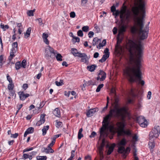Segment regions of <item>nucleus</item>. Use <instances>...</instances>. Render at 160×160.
<instances>
[{"instance_id": "nucleus-1", "label": "nucleus", "mask_w": 160, "mask_h": 160, "mask_svg": "<svg viewBox=\"0 0 160 160\" xmlns=\"http://www.w3.org/2000/svg\"><path fill=\"white\" fill-rule=\"evenodd\" d=\"M126 47L130 54V59L132 60L135 54L136 55V58L133 63L124 70V74L131 82H138L143 86L145 82L142 80V72L141 69L143 45L140 41L130 40L127 43Z\"/></svg>"}, {"instance_id": "nucleus-2", "label": "nucleus", "mask_w": 160, "mask_h": 160, "mask_svg": "<svg viewBox=\"0 0 160 160\" xmlns=\"http://www.w3.org/2000/svg\"><path fill=\"white\" fill-rule=\"evenodd\" d=\"M113 108L110 110L109 114L104 118L103 120L102 126L100 130V138L108 136V134L106 130L109 124V119L110 118L113 117L119 119L121 121L117 122L116 128L113 125H110L109 127L110 132L113 134L117 132L118 136H122L124 134L128 136L131 135V131L129 129L126 130L124 129L126 126L125 118L126 115L125 108L124 107L120 108L119 104L117 100H115Z\"/></svg>"}, {"instance_id": "nucleus-3", "label": "nucleus", "mask_w": 160, "mask_h": 160, "mask_svg": "<svg viewBox=\"0 0 160 160\" xmlns=\"http://www.w3.org/2000/svg\"><path fill=\"white\" fill-rule=\"evenodd\" d=\"M145 2L143 0H138V6L133 7L132 10L134 17L137 21V28L133 26L131 27V32L134 34L138 32L140 39L143 40L148 37V25L143 29V18L145 17Z\"/></svg>"}, {"instance_id": "nucleus-4", "label": "nucleus", "mask_w": 160, "mask_h": 160, "mask_svg": "<svg viewBox=\"0 0 160 160\" xmlns=\"http://www.w3.org/2000/svg\"><path fill=\"white\" fill-rule=\"evenodd\" d=\"M120 18L122 22L128 24L131 21V18L129 11L126 12V7L125 6L120 11Z\"/></svg>"}, {"instance_id": "nucleus-5", "label": "nucleus", "mask_w": 160, "mask_h": 160, "mask_svg": "<svg viewBox=\"0 0 160 160\" xmlns=\"http://www.w3.org/2000/svg\"><path fill=\"white\" fill-rule=\"evenodd\" d=\"M160 133V127L158 125L154 126L149 134V138L150 140H154L158 138Z\"/></svg>"}, {"instance_id": "nucleus-6", "label": "nucleus", "mask_w": 160, "mask_h": 160, "mask_svg": "<svg viewBox=\"0 0 160 160\" xmlns=\"http://www.w3.org/2000/svg\"><path fill=\"white\" fill-rule=\"evenodd\" d=\"M57 54V51L54 50V49L49 46H48L45 49V57L47 59H49L50 58H52L53 54L55 56Z\"/></svg>"}, {"instance_id": "nucleus-7", "label": "nucleus", "mask_w": 160, "mask_h": 160, "mask_svg": "<svg viewBox=\"0 0 160 160\" xmlns=\"http://www.w3.org/2000/svg\"><path fill=\"white\" fill-rule=\"evenodd\" d=\"M136 120L141 127L145 128L147 126V122L143 116H139L137 117L136 118Z\"/></svg>"}, {"instance_id": "nucleus-8", "label": "nucleus", "mask_w": 160, "mask_h": 160, "mask_svg": "<svg viewBox=\"0 0 160 160\" xmlns=\"http://www.w3.org/2000/svg\"><path fill=\"white\" fill-rule=\"evenodd\" d=\"M98 76L97 78V80H99L102 81L104 80L106 77V73L103 71L100 70L99 71Z\"/></svg>"}, {"instance_id": "nucleus-9", "label": "nucleus", "mask_w": 160, "mask_h": 160, "mask_svg": "<svg viewBox=\"0 0 160 160\" xmlns=\"http://www.w3.org/2000/svg\"><path fill=\"white\" fill-rule=\"evenodd\" d=\"M130 149L129 147H127L125 149L123 146H120L118 148V152L119 153H124V155L128 153V152L130 151Z\"/></svg>"}, {"instance_id": "nucleus-10", "label": "nucleus", "mask_w": 160, "mask_h": 160, "mask_svg": "<svg viewBox=\"0 0 160 160\" xmlns=\"http://www.w3.org/2000/svg\"><path fill=\"white\" fill-rule=\"evenodd\" d=\"M98 110L97 108H95L89 110L86 113L87 116L90 117L92 116Z\"/></svg>"}, {"instance_id": "nucleus-11", "label": "nucleus", "mask_w": 160, "mask_h": 160, "mask_svg": "<svg viewBox=\"0 0 160 160\" xmlns=\"http://www.w3.org/2000/svg\"><path fill=\"white\" fill-rule=\"evenodd\" d=\"M78 57L81 58V61L82 62H84L85 63H86L88 62V56L86 54L84 53H80Z\"/></svg>"}, {"instance_id": "nucleus-12", "label": "nucleus", "mask_w": 160, "mask_h": 160, "mask_svg": "<svg viewBox=\"0 0 160 160\" xmlns=\"http://www.w3.org/2000/svg\"><path fill=\"white\" fill-rule=\"evenodd\" d=\"M42 152H45L46 153H52L54 152V151L51 148L48 146L47 148L44 147L41 149Z\"/></svg>"}, {"instance_id": "nucleus-13", "label": "nucleus", "mask_w": 160, "mask_h": 160, "mask_svg": "<svg viewBox=\"0 0 160 160\" xmlns=\"http://www.w3.org/2000/svg\"><path fill=\"white\" fill-rule=\"evenodd\" d=\"M18 93L20 99L21 100H24L27 98L29 96V94H25L23 92H20Z\"/></svg>"}, {"instance_id": "nucleus-14", "label": "nucleus", "mask_w": 160, "mask_h": 160, "mask_svg": "<svg viewBox=\"0 0 160 160\" xmlns=\"http://www.w3.org/2000/svg\"><path fill=\"white\" fill-rule=\"evenodd\" d=\"M127 27L125 25L123 24L120 26L118 35L122 34L123 33L126 31Z\"/></svg>"}, {"instance_id": "nucleus-15", "label": "nucleus", "mask_w": 160, "mask_h": 160, "mask_svg": "<svg viewBox=\"0 0 160 160\" xmlns=\"http://www.w3.org/2000/svg\"><path fill=\"white\" fill-rule=\"evenodd\" d=\"M53 114L56 117H60L61 116L60 111L58 108H56L53 111Z\"/></svg>"}, {"instance_id": "nucleus-16", "label": "nucleus", "mask_w": 160, "mask_h": 160, "mask_svg": "<svg viewBox=\"0 0 160 160\" xmlns=\"http://www.w3.org/2000/svg\"><path fill=\"white\" fill-rule=\"evenodd\" d=\"M71 37H72V42L73 44H74L76 42H78L80 41V38L78 37H74L72 32H71Z\"/></svg>"}, {"instance_id": "nucleus-17", "label": "nucleus", "mask_w": 160, "mask_h": 160, "mask_svg": "<svg viewBox=\"0 0 160 160\" xmlns=\"http://www.w3.org/2000/svg\"><path fill=\"white\" fill-rule=\"evenodd\" d=\"M97 66L95 64L88 66L87 67V69L89 71L93 72L94 71Z\"/></svg>"}, {"instance_id": "nucleus-18", "label": "nucleus", "mask_w": 160, "mask_h": 160, "mask_svg": "<svg viewBox=\"0 0 160 160\" xmlns=\"http://www.w3.org/2000/svg\"><path fill=\"white\" fill-rule=\"evenodd\" d=\"M109 57V54H104L102 58L99 60V62L102 63L104 62Z\"/></svg>"}, {"instance_id": "nucleus-19", "label": "nucleus", "mask_w": 160, "mask_h": 160, "mask_svg": "<svg viewBox=\"0 0 160 160\" xmlns=\"http://www.w3.org/2000/svg\"><path fill=\"white\" fill-rule=\"evenodd\" d=\"M71 52L72 54L75 57H78L80 53L78 52L76 48H72L71 49Z\"/></svg>"}, {"instance_id": "nucleus-20", "label": "nucleus", "mask_w": 160, "mask_h": 160, "mask_svg": "<svg viewBox=\"0 0 160 160\" xmlns=\"http://www.w3.org/2000/svg\"><path fill=\"white\" fill-rule=\"evenodd\" d=\"M12 48L11 49L12 51L16 52L18 50V43L17 42H13L12 44Z\"/></svg>"}, {"instance_id": "nucleus-21", "label": "nucleus", "mask_w": 160, "mask_h": 160, "mask_svg": "<svg viewBox=\"0 0 160 160\" xmlns=\"http://www.w3.org/2000/svg\"><path fill=\"white\" fill-rule=\"evenodd\" d=\"M100 42V40L97 38H94L92 42V45L95 46L96 45H97Z\"/></svg>"}, {"instance_id": "nucleus-22", "label": "nucleus", "mask_w": 160, "mask_h": 160, "mask_svg": "<svg viewBox=\"0 0 160 160\" xmlns=\"http://www.w3.org/2000/svg\"><path fill=\"white\" fill-rule=\"evenodd\" d=\"M49 126L47 125L45 126H44L42 129V135L43 136H44L46 135L47 133V131L49 129Z\"/></svg>"}, {"instance_id": "nucleus-23", "label": "nucleus", "mask_w": 160, "mask_h": 160, "mask_svg": "<svg viewBox=\"0 0 160 160\" xmlns=\"http://www.w3.org/2000/svg\"><path fill=\"white\" fill-rule=\"evenodd\" d=\"M16 52H14V51H12V50H11V51L10 53V56L9 57L8 59L10 61H11L13 58L14 57L15 55H14V53H15Z\"/></svg>"}, {"instance_id": "nucleus-24", "label": "nucleus", "mask_w": 160, "mask_h": 160, "mask_svg": "<svg viewBox=\"0 0 160 160\" xmlns=\"http://www.w3.org/2000/svg\"><path fill=\"white\" fill-rule=\"evenodd\" d=\"M115 144H113L112 146L109 147L108 151L107 152V154L108 155H110L113 151L114 148L115 146Z\"/></svg>"}, {"instance_id": "nucleus-25", "label": "nucleus", "mask_w": 160, "mask_h": 160, "mask_svg": "<svg viewBox=\"0 0 160 160\" xmlns=\"http://www.w3.org/2000/svg\"><path fill=\"white\" fill-rule=\"evenodd\" d=\"M56 55L55 56L56 59L58 61H62V56L59 53H57Z\"/></svg>"}, {"instance_id": "nucleus-26", "label": "nucleus", "mask_w": 160, "mask_h": 160, "mask_svg": "<svg viewBox=\"0 0 160 160\" xmlns=\"http://www.w3.org/2000/svg\"><path fill=\"white\" fill-rule=\"evenodd\" d=\"M21 67L20 62H17L15 63V68L18 70Z\"/></svg>"}, {"instance_id": "nucleus-27", "label": "nucleus", "mask_w": 160, "mask_h": 160, "mask_svg": "<svg viewBox=\"0 0 160 160\" xmlns=\"http://www.w3.org/2000/svg\"><path fill=\"white\" fill-rule=\"evenodd\" d=\"M31 31V29L30 28H28L27 29L26 33L25 34V36L26 38L28 37L30 35Z\"/></svg>"}, {"instance_id": "nucleus-28", "label": "nucleus", "mask_w": 160, "mask_h": 160, "mask_svg": "<svg viewBox=\"0 0 160 160\" xmlns=\"http://www.w3.org/2000/svg\"><path fill=\"white\" fill-rule=\"evenodd\" d=\"M47 157L46 156H38L37 157V160H46Z\"/></svg>"}, {"instance_id": "nucleus-29", "label": "nucleus", "mask_w": 160, "mask_h": 160, "mask_svg": "<svg viewBox=\"0 0 160 160\" xmlns=\"http://www.w3.org/2000/svg\"><path fill=\"white\" fill-rule=\"evenodd\" d=\"M21 64L22 67L23 68H25L27 65L26 60L25 59H24L22 61V63H21Z\"/></svg>"}, {"instance_id": "nucleus-30", "label": "nucleus", "mask_w": 160, "mask_h": 160, "mask_svg": "<svg viewBox=\"0 0 160 160\" xmlns=\"http://www.w3.org/2000/svg\"><path fill=\"white\" fill-rule=\"evenodd\" d=\"M0 28L2 29L4 31H5L6 29L8 28L9 26L7 25H4L3 24L1 23L0 25Z\"/></svg>"}, {"instance_id": "nucleus-31", "label": "nucleus", "mask_w": 160, "mask_h": 160, "mask_svg": "<svg viewBox=\"0 0 160 160\" xmlns=\"http://www.w3.org/2000/svg\"><path fill=\"white\" fill-rule=\"evenodd\" d=\"M29 134L32 133L34 131V128L32 127L28 128L26 131Z\"/></svg>"}, {"instance_id": "nucleus-32", "label": "nucleus", "mask_w": 160, "mask_h": 160, "mask_svg": "<svg viewBox=\"0 0 160 160\" xmlns=\"http://www.w3.org/2000/svg\"><path fill=\"white\" fill-rule=\"evenodd\" d=\"M14 87V85L12 83H9L8 86V89L9 90H12Z\"/></svg>"}, {"instance_id": "nucleus-33", "label": "nucleus", "mask_w": 160, "mask_h": 160, "mask_svg": "<svg viewBox=\"0 0 160 160\" xmlns=\"http://www.w3.org/2000/svg\"><path fill=\"white\" fill-rule=\"evenodd\" d=\"M71 94L72 95L74 96V97H71V99H72L73 98H76L77 96V94L76 92L74 91H72L71 92Z\"/></svg>"}, {"instance_id": "nucleus-34", "label": "nucleus", "mask_w": 160, "mask_h": 160, "mask_svg": "<svg viewBox=\"0 0 160 160\" xmlns=\"http://www.w3.org/2000/svg\"><path fill=\"white\" fill-rule=\"evenodd\" d=\"M103 86L104 85L103 84L99 85L96 89V92H99L100 91L101 89L103 87Z\"/></svg>"}, {"instance_id": "nucleus-35", "label": "nucleus", "mask_w": 160, "mask_h": 160, "mask_svg": "<svg viewBox=\"0 0 160 160\" xmlns=\"http://www.w3.org/2000/svg\"><path fill=\"white\" fill-rule=\"evenodd\" d=\"M115 48L117 51L121 50L122 48L120 44H117L115 45Z\"/></svg>"}, {"instance_id": "nucleus-36", "label": "nucleus", "mask_w": 160, "mask_h": 160, "mask_svg": "<svg viewBox=\"0 0 160 160\" xmlns=\"http://www.w3.org/2000/svg\"><path fill=\"white\" fill-rule=\"evenodd\" d=\"M89 27L88 26H85L82 27V30L84 32H87L89 30Z\"/></svg>"}, {"instance_id": "nucleus-37", "label": "nucleus", "mask_w": 160, "mask_h": 160, "mask_svg": "<svg viewBox=\"0 0 160 160\" xmlns=\"http://www.w3.org/2000/svg\"><path fill=\"white\" fill-rule=\"evenodd\" d=\"M55 83L58 86H61L63 84V81L62 80H60L59 82L58 81H56Z\"/></svg>"}, {"instance_id": "nucleus-38", "label": "nucleus", "mask_w": 160, "mask_h": 160, "mask_svg": "<svg viewBox=\"0 0 160 160\" xmlns=\"http://www.w3.org/2000/svg\"><path fill=\"white\" fill-rule=\"evenodd\" d=\"M126 143V141L125 138H123L119 142V144L121 145H125Z\"/></svg>"}, {"instance_id": "nucleus-39", "label": "nucleus", "mask_w": 160, "mask_h": 160, "mask_svg": "<svg viewBox=\"0 0 160 160\" xmlns=\"http://www.w3.org/2000/svg\"><path fill=\"white\" fill-rule=\"evenodd\" d=\"M36 21H38V22L40 26H42L43 25V23L42 22V19L40 18H37L36 19Z\"/></svg>"}, {"instance_id": "nucleus-40", "label": "nucleus", "mask_w": 160, "mask_h": 160, "mask_svg": "<svg viewBox=\"0 0 160 160\" xmlns=\"http://www.w3.org/2000/svg\"><path fill=\"white\" fill-rule=\"evenodd\" d=\"M36 153V152H32L30 153V154L29 155V156H28V158L30 160H31L32 158V156L33 155H35Z\"/></svg>"}, {"instance_id": "nucleus-41", "label": "nucleus", "mask_w": 160, "mask_h": 160, "mask_svg": "<svg viewBox=\"0 0 160 160\" xmlns=\"http://www.w3.org/2000/svg\"><path fill=\"white\" fill-rule=\"evenodd\" d=\"M77 34L78 36L82 37L83 36V33L82 31L81 30H79L77 32Z\"/></svg>"}, {"instance_id": "nucleus-42", "label": "nucleus", "mask_w": 160, "mask_h": 160, "mask_svg": "<svg viewBox=\"0 0 160 160\" xmlns=\"http://www.w3.org/2000/svg\"><path fill=\"white\" fill-rule=\"evenodd\" d=\"M3 56L2 55H1L0 56V65L1 66H2L3 64Z\"/></svg>"}, {"instance_id": "nucleus-43", "label": "nucleus", "mask_w": 160, "mask_h": 160, "mask_svg": "<svg viewBox=\"0 0 160 160\" xmlns=\"http://www.w3.org/2000/svg\"><path fill=\"white\" fill-rule=\"evenodd\" d=\"M7 80L9 81V83H12V78L10 77L8 74H7Z\"/></svg>"}, {"instance_id": "nucleus-44", "label": "nucleus", "mask_w": 160, "mask_h": 160, "mask_svg": "<svg viewBox=\"0 0 160 160\" xmlns=\"http://www.w3.org/2000/svg\"><path fill=\"white\" fill-rule=\"evenodd\" d=\"M57 122V124H56V127L57 128H59L62 127V122H58L57 121H56Z\"/></svg>"}, {"instance_id": "nucleus-45", "label": "nucleus", "mask_w": 160, "mask_h": 160, "mask_svg": "<svg viewBox=\"0 0 160 160\" xmlns=\"http://www.w3.org/2000/svg\"><path fill=\"white\" fill-rule=\"evenodd\" d=\"M48 37V34L45 33H43L42 35V38H43V39H47V38Z\"/></svg>"}, {"instance_id": "nucleus-46", "label": "nucleus", "mask_w": 160, "mask_h": 160, "mask_svg": "<svg viewBox=\"0 0 160 160\" xmlns=\"http://www.w3.org/2000/svg\"><path fill=\"white\" fill-rule=\"evenodd\" d=\"M88 0H81V5L82 6H84L87 3Z\"/></svg>"}, {"instance_id": "nucleus-47", "label": "nucleus", "mask_w": 160, "mask_h": 160, "mask_svg": "<svg viewBox=\"0 0 160 160\" xmlns=\"http://www.w3.org/2000/svg\"><path fill=\"white\" fill-rule=\"evenodd\" d=\"M45 115H44V114H42L40 116V120H41L42 121L44 122H45Z\"/></svg>"}, {"instance_id": "nucleus-48", "label": "nucleus", "mask_w": 160, "mask_h": 160, "mask_svg": "<svg viewBox=\"0 0 160 160\" xmlns=\"http://www.w3.org/2000/svg\"><path fill=\"white\" fill-rule=\"evenodd\" d=\"M70 94V91H65L64 92V95L65 96L67 97H68Z\"/></svg>"}, {"instance_id": "nucleus-49", "label": "nucleus", "mask_w": 160, "mask_h": 160, "mask_svg": "<svg viewBox=\"0 0 160 160\" xmlns=\"http://www.w3.org/2000/svg\"><path fill=\"white\" fill-rule=\"evenodd\" d=\"M111 11L112 12H113V14H114V12L116 10V8H115V6L114 5L112 6V7H111Z\"/></svg>"}, {"instance_id": "nucleus-50", "label": "nucleus", "mask_w": 160, "mask_h": 160, "mask_svg": "<svg viewBox=\"0 0 160 160\" xmlns=\"http://www.w3.org/2000/svg\"><path fill=\"white\" fill-rule=\"evenodd\" d=\"M28 15L29 16H33V11L32 10H29L27 12Z\"/></svg>"}, {"instance_id": "nucleus-51", "label": "nucleus", "mask_w": 160, "mask_h": 160, "mask_svg": "<svg viewBox=\"0 0 160 160\" xmlns=\"http://www.w3.org/2000/svg\"><path fill=\"white\" fill-rule=\"evenodd\" d=\"M133 141H137L138 140V136L137 135H135L132 137Z\"/></svg>"}, {"instance_id": "nucleus-52", "label": "nucleus", "mask_w": 160, "mask_h": 160, "mask_svg": "<svg viewBox=\"0 0 160 160\" xmlns=\"http://www.w3.org/2000/svg\"><path fill=\"white\" fill-rule=\"evenodd\" d=\"M94 33L92 31H90L88 33V37L89 38H91L94 35Z\"/></svg>"}, {"instance_id": "nucleus-53", "label": "nucleus", "mask_w": 160, "mask_h": 160, "mask_svg": "<svg viewBox=\"0 0 160 160\" xmlns=\"http://www.w3.org/2000/svg\"><path fill=\"white\" fill-rule=\"evenodd\" d=\"M148 145L151 148H153L154 147V143L152 142H149Z\"/></svg>"}, {"instance_id": "nucleus-54", "label": "nucleus", "mask_w": 160, "mask_h": 160, "mask_svg": "<svg viewBox=\"0 0 160 160\" xmlns=\"http://www.w3.org/2000/svg\"><path fill=\"white\" fill-rule=\"evenodd\" d=\"M83 137V135L81 132H78V138L79 139H80Z\"/></svg>"}, {"instance_id": "nucleus-55", "label": "nucleus", "mask_w": 160, "mask_h": 160, "mask_svg": "<svg viewBox=\"0 0 160 160\" xmlns=\"http://www.w3.org/2000/svg\"><path fill=\"white\" fill-rule=\"evenodd\" d=\"M16 24L17 27L18 28L22 29V27L21 23H16Z\"/></svg>"}, {"instance_id": "nucleus-56", "label": "nucleus", "mask_w": 160, "mask_h": 160, "mask_svg": "<svg viewBox=\"0 0 160 160\" xmlns=\"http://www.w3.org/2000/svg\"><path fill=\"white\" fill-rule=\"evenodd\" d=\"M44 122L42 121L41 120H40L39 121H38L37 122V125L39 126L40 125H41L43 123H44Z\"/></svg>"}, {"instance_id": "nucleus-57", "label": "nucleus", "mask_w": 160, "mask_h": 160, "mask_svg": "<svg viewBox=\"0 0 160 160\" xmlns=\"http://www.w3.org/2000/svg\"><path fill=\"white\" fill-rule=\"evenodd\" d=\"M105 139L104 138H103L102 139V142L100 145L101 146H102V147H104L105 145Z\"/></svg>"}, {"instance_id": "nucleus-58", "label": "nucleus", "mask_w": 160, "mask_h": 160, "mask_svg": "<svg viewBox=\"0 0 160 160\" xmlns=\"http://www.w3.org/2000/svg\"><path fill=\"white\" fill-rule=\"evenodd\" d=\"M75 156V151L72 150L71 151V160H72V159Z\"/></svg>"}, {"instance_id": "nucleus-59", "label": "nucleus", "mask_w": 160, "mask_h": 160, "mask_svg": "<svg viewBox=\"0 0 160 160\" xmlns=\"http://www.w3.org/2000/svg\"><path fill=\"white\" fill-rule=\"evenodd\" d=\"M55 143V142L54 141L52 140V142L50 143L49 144L48 146V147L51 148V147H52L53 145Z\"/></svg>"}, {"instance_id": "nucleus-60", "label": "nucleus", "mask_w": 160, "mask_h": 160, "mask_svg": "<svg viewBox=\"0 0 160 160\" xmlns=\"http://www.w3.org/2000/svg\"><path fill=\"white\" fill-rule=\"evenodd\" d=\"M117 44H120L122 42V39H120L119 38L118 36V37L117 38Z\"/></svg>"}, {"instance_id": "nucleus-61", "label": "nucleus", "mask_w": 160, "mask_h": 160, "mask_svg": "<svg viewBox=\"0 0 160 160\" xmlns=\"http://www.w3.org/2000/svg\"><path fill=\"white\" fill-rule=\"evenodd\" d=\"M112 31L113 34H116L117 32V28L116 27H114L113 28Z\"/></svg>"}, {"instance_id": "nucleus-62", "label": "nucleus", "mask_w": 160, "mask_h": 160, "mask_svg": "<svg viewBox=\"0 0 160 160\" xmlns=\"http://www.w3.org/2000/svg\"><path fill=\"white\" fill-rule=\"evenodd\" d=\"M76 16V14L74 12H71V18H74Z\"/></svg>"}, {"instance_id": "nucleus-63", "label": "nucleus", "mask_w": 160, "mask_h": 160, "mask_svg": "<svg viewBox=\"0 0 160 160\" xmlns=\"http://www.w3.org/2000/svg\"><path fill=\"white\" fill-rule=\"evenodd\" d=\"M114 15H115L116 17L118 16L120 14V11L119 10H116L115 12Z\"/></svg>"}, {"instance_id": "nucleus-64", "label": "nucleus", "mask_w": 160, "mask_h": 160, "mask_svg": "<svg viewBox=\"0 0 160 160\" xmlns=\"http://www.w3.org/2000/svg\"><path fill=\"white\" fill-rule=\"evenodd\" d=\"M28 87V84L27 83L24 84L22 86V88L24 90H26Z\"/></svg>"}]
</instances>
